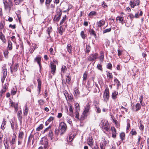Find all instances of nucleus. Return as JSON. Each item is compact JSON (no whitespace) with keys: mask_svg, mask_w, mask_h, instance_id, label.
<instances>
[{"mask_svg":"<svg viewBox=\"0 0 149 149\" xmlns=\"http://www.w3.org/2000/svg\"><path fill=\"white\" fill-rule=\"evenodd\" d=\"M97 15V12L95 11H91L88 14L89 16H91L93 15Z\"/></svg>","mask_w":149,"mask_h":149,"instance_id":"e433bc0d","label":"nucleus"},{"mask_svg":"<svg viewBox=\"0 0 149 149\" xmlns=\"http://www.w3.org/2000/svg\"><path fill=\"white\" fill-rule=\"evenodd\" d=\"M125 134L124 132H121L120 134V136L122 141L125 139Z\"/></svg>","mask_w":149,"mask_h":149,"instance_id":"c85d7f7f","label":"nucleus"},{"mask_svg":"<svg viewBox=\"0 0 149 149\" xmlns=\"http://www.w3.org/2000/svg\"><path fill=\"white\" fill-rule=\"evenodd\" d=\"M43 125L41 124L39 127H38L36 129V130L37 131H39L40 130H42L43 128Z\"/></svg>","mask_w":149,"mask_h":149,"instance_id":"a19ab883","label":"nucleus"},{"mask_svg":"<svg viewBox=\"0 0 149 149\" xmlns=\"http://www.w3.org/2000/svg\"><path fill=\"white\" fill-rule=\"evenodd\" d=\"M41 60V58L40 57H37L34 59V62H36L39 65L40 68H41V66L40 62Z\"/></svg>","mask_w":149,"mask_h":149,"instance_id":"dca6fc26","label":"nucleus"},{"mask_svg":"<svg viewBox=\"0 0 149 149\" xmlns=\"http://www.w3.org/2000/svg\"><path fill=\"white\" fill-rule=\"evenodd\" d=\"M66 19V16H64L63 17L62 19L61 20L60 22V24L62 25L63 23L64 22L65 20Z\"/></svg>","mask_w":149,"mask_h":149,"instance_id":"4d7b16f0","label":"nucleus"},{"mask_svg":"<svg viewBox=\"0 0 149 149\" xmlns=\"http://www.w3.org/2000/svg\"><path fill=\"white\" fill-rule=\"evenodd\" d=\"M66 119L67 122L69 124H71L72 122V120H71L68 117H67L66 118Z\"/></svg>","mask_w":149,"mask_h":149,"instance_id":"052dcab7","label":"nucleus"},{"mask_svg":"<svg viewBox=\"0 0 149 149\" xmlns=\"http://www.w3.org/2000/svg\"><path fill=\"white\" fill-rule=\"evenodd\" d=\"M105 23V20L102 19L97 22V25L98 27H102L104 25Z\"/></svg>","mask_w":149,"mask_h":149,"instance_id":"6e6552de","label":"nucleus"},{"mask_svg":"<svg viewBox=\"0 0 149 149\" xmlns=\"http://www.w3.org/2000/svg\"><path fill=\"white\" fill-rule=\"evenodd\" d=\"M54 119V118L53 117H50L46 121L45 123L46 125H47L48 124H49V123L51 122L52 121H53Z\"/></svg>","mask_w":149,"mask_h":149,"instance_id":"b1692460","label":"nucleus"},{"mask_svg":"<svg viewBox=\"0 0 149 149\" xmlns=\"http://www.w3.org/2000/svg\"><path fill=\"white\" fill-rule=\"evenodd\" d=\"M111 130L112 131V137L115 138L116 137V131L115 128L114 127H111Z\"/></svg>","mask_w":149,"mask_h":149,"instance_id":"f8f14e48","label":"nucleus"},{"mask_svg":"<svg viewBox=\"0 0 149 149\" xmlns=\"http://www.w3.org/2000/svg\"><path fill=\"white\" fill-rule=\"evenodd\" d=\"M140 125L139 126V129L140 130L143 131V130L144 129V126L141 123V122L140 124Z\"/></svg>","mask_w":149,"mask_h":149,"instance_id":"69168bd1","label":"nucleus"},{"mask_svg":"<svg viewBox=\"0 0 149 149\" xmlns=\"http://www.w3.org/2000/svg\"><path fill=\"white\" fill-rule=\"evenodd\" d=\"M91 47L89 45L86 46V51L88 53L90 51Z\"/></svg>","mask_w":149,"mask_h":149,"instance_id":"e2e57ef3","label":"nucleus"},{"mask_svg":"<svg viewBox=\"0 0 149 149\" xmlns=\"http://www.w3.org/2000/svg\"><path fill=\"white\" fill-rule=\"evenodd\" d=\"M75 135L74 134L69 135V137L67 138V140L68 141L70 142L72 141Z\"/></svg>","mask_w":149,"mask_h":149,"instance_id":"6ab92c4d","label":"nucleus"},{"mask_svg":"<svg viewBox=\"0 0 149 149\" xmlns=\"http://www.w3.org/2000/svg\"><path fill=\"white\" fill-rule=\"evenodd\" d=\"M0 39L3 43H6V40L5 36L3 33L1 31H0Z\"/></svg>","mask_w":149,"mask_h":149,"instance_id":"1a4fd4ad","label":"nucleus"},{"mask_svg":"<svg viewBox=\"0 0 149 149\" xmlns=\"http://www.w3.org/2000/svg\"><path fill=\"white\" fill-rule=\"evenodd\" d=\"M80 35L83 39H85L86 37V35L85 34L84 32L83 31H81Z\"/></svg>","mask_w":149,"mask_h":149,"instance_id":"58836bf2","label":"nucleus"},{"mask_svg":"<svg viewBox=\"0 0 149 149\" xmlns=\"http://www.w3.org/2000/svg\"><path fill=\"white\" fill-rule=\"evenodd\" d=\"M75 108L76 109V110L79 111V105L78 103H77L75 104Z\"/></svg>","mask_w":149,"mask_h":149,"instance_id":"603ef678","label":"nucleus"},{"mask_svg":"<svg viewBox=\"0 0 149 149\" xmlns=\"http://www.w3.org/2000/svg\"><path fill=\"white\" fill-rule=\"evenodd\" d=\"M73 93L74 96L75 97H77L79 96L80 94V92H79L77 88H74Z\"/></svg>","mask_w":149,"mask_h":149,"instance_id":"ddd939ff","label":"nucleus"},{"mask_svg":"<svg viewBox=\"0 0 149 149\" xmlns=\"http://www.w3.org/2000/svg\"><path fill=\"white\" fill-rule=\"evenodd\" d=\"M111 30V28L107 29L104 30L103 31V33H104L107 32H110Z\"/></svg>","mask_w":149,"mask_h":149,"instance_id":"13d9d810","label":"nucleus"},{"mask_svg":"<svg viewBox=\"0 0 149 149\" xmlns=\"http://www.w3.org/2000/svg\"><path fill=\"white\" fill-rule=\"evenodd\" d=\"M11 106L14 107V108H15V106H18V104H17L14 103L13 102H11Z\"/></svg>","mask_w":149,"mask_h":149,"instance_id":"864d4df0","label":"nucleus"},{"mask_svg":"<svg viewBox=\"0 0 149 149\" xmlns=\"http://www.w3.org/2000/svg\"><path fill=\"white\" fill-rule=\"evenodd\" d=\"M88 113L84 111L81 116V119L83 120L86 118L88 115Z\"/></svg>","mask_w":149,"mask_h":149,"instance_id":"aec40b11","label":"nucleus"},{"mask_svg":"<svg viewBox=\"0 0 149 149\" xmlns=\"http://www.w3.org/2000/svg\"><path fill=\"white\" fill-rule=\"evenodd\" d=\"M118 94V92L116 91H114L112 93L111 97L113 100H115L116 99L117 95Z\"/></svg>","mask_w":149,"mask_h":149,"instance_id":"f3484780","label":"nucleus"},{"mask_svg":"<svg viewBox=\"0 0 149 149\" xmlns=\"http://www.w3.org/2000/svg\"><path fill=\"white\" fill-rule=\"evenodd\" d=\"M18 64H16L15 65L14 67L13 70H12L11 67H10V68L11 69V72L12 73L13 71L14 72L16 71L17 70V68H18Z\"/></svg>","mask_w":149,"mask_h":149,"instance_id":"bb28decb","label":"nucleus"},{"mask_svg":"<svg viewBox=\"0 0 149 149\" xmlns=\"http://www.w3.org/2000/svg\"><path fill=\"white\" fill-rule=\"evenodd\" d=\"M59 127L61 131V134H62L65 132L67 128V125L65 123L61 122L60 123Z\"/></svg>","mask_w":149,"mask_h":149,"instance_id":"f03ea898","label":"nucleus"},{"mask_svg":"<svg viewBox=\"0 0 149 149\" xmlns=\"http://www.w3.org/2000/svg\"><path fill=\"white\" fill-rule=\"evenodd\" d=\"M107 77L109 79H112L113 78V75L110 72H108L107 74Z\"/></svg>","mask_w":149,"mask_h":149,"instance_id":"c9c22d12","label":"nucleus"},{"mask_svg":"<svg viewBox=\"0 0 149 149\" xmlns=\"http://www.w3.org/2000/svg\"><path fill=\"white\" fill-rule=\"evenodd\" d=\"M37 81L38 83V94H39L40 93V90L41 89V82L40 79L38 78L37 79Z\"/></svg>","mask_w":149,"mask_h":149,"instance_id":"9b49d317","label":"nucleus"},{"mask_svg":"<svg viewBox=\"0 0 149 149\" xmlns=\"http://www.w3.org/2000/svg\"><path fill=\"white\" fill-rule=\"evenodd\" d=\"M79 111H77V110H76L75 111V118H77L78 119H79Z\"/></svg>","mask_w":149,"mask_h":149,"instance_id":"6e6d98bb","label":"nucleus"},{"mask_svg":"<svg viewBox=\"0 0 149 149\" xmlns=\"http://www.w3.org/2000/svg\"><path fill=\"white\" fill-rule=\"evenodd\" d=\"M103 97L104 101L107 102L108 100L109 97V92L108 88L105 89L103 94Z\"/></svg>","mask_w":149,"mask_h":149,"instance_id":"7ed1b4c3","label":"nucleus"},{"mask_svg":"<svg viewBox=\"0 0 149 149\" xmlns=\"http://www.w3.org/2000/svg\"><path fill=\"white\" fill-rule=\"evenodd\" d=\"M123 17L122 16H119L117 17L116 18V20L117 21L119 20V21L122 24H123Z\"/></svg>","mask_w":149,"mask_h":149,"instance_id":"a878e982","label":"nucleus"},{"mask_svg":"<svg viewBox=\"0 0 149 149\" xmlns=\"http://www.w3.org/2000/svg\"><path fill=\"white\" fill-rule=\"evenodd\" d=\"M105 124L106 125L103 127L104 129L105 130L107 131H108L109 130V123L107 121H105Z\"/></svg>","mask_w":149,"mask_h":149,"instance_id":"c756f323","label":"nucleus"},{"mask_svg":"<svg viewBox=\"0 0 149 149\" xmlns=\"http://www.w3.org/2000/svg\"><path fill=\"white\" fill-rule=\"evenodd\" d=\"M71 78L69 75L66 76V82L68 84H69Z\"/></svg>","mask_w":149,"mask_h":149,"instance_id":"393cba45","label":"nucleus"},{"mask_svg":"<svg viewBox=\"0 0 149 149\" xmlns=\"http://www.w3.org/2000/svg\"><path fill=\"white\" fill-rule=\"evenodd\" d=\"M15 137L13 136L11 141L10 142V143L11 146V149H14L15 147L13 146V145L15 143Z\"/></svg>","mask_w":149,"mask_h":149,"instance_id":"4468645a","label":"nucleus"},{"mask_svg":"<svg viewBox=\"0 0 149 149\" xmlns=\"http://www.w3.org/2000/svg\"><path fill=\"white\" fill-rule=\"evenodd\" d=\"M50 65L52 69L51 73L53 75H54L56 69V65L52 63H50Z\"/></svg>","mask_w":149,"mask_h":149,"instance_id":"9d476101","label":"nucleus"},{"mask_svg":"<svg viewBox=\"0 0 149 149\" xmlns=\"http://www.w3.org/2000/svg\"><path fill=\"white\" fill-rule=\"evenodd\" d=\"M33 135H30L29 136V138H28V144H29L30 143V142H31V140H32V138H33Z\"/></svg>","mask_w":149,"mask_h":149,"instance_id":"79ce46f5","label":"nucleus"},{"mask_svg":"<svg viewBox=\"0 0 149 149\" xmlns=\"http://www.w3.org/2000/svg\"><path fill=\"white\" fill-rule=\"evenodd\" d=\"M33 88V85H31L27 87L26 90L27 91H29L30 92H31V89Z\"/></svg>","mask_w":149,"mask_h":149,"instance_id":"de8ad7c7","label":"nucleus"},{"mask_svg":"<svg viewBox=\"0 0 149 149\" xmlns=\"http://www.w3.org/2000/svg\"><path fill=\"white\" fill-rule=\"evenodd\" d=\"M17 90V88H13V89H12L11 93L13 95H15L16 93V91Z\"/></svg>","mask_w":149,"mask_h":149,"instance_id":"a18cd8bd","label":"nucleus"},{"mask_svg":"<svg viewBox=\"0 0 149 149\" xmlns=\"http://www.w3.org/2000/svg\"><path fill=\"white\" fill-rule=\"evenodd\" d=\"M24 133L23 132L20 131L19 133L18 136V144L19 145H21L23 143L24 146L25 145V140L24 139Z\"/></svg>","mask_w":149,"mask_h":149,"instance_id":"f257e3e1","label":"nucleus"},{"mask_svg":"<svg viewBox=\"0 0 149 149\" xmlns=\"http://www.w3.org/2000/svg\"><path fill=\"white\" fill-rule=\"evenodd\" d=\"M52 0H46V5L47 8H49V5L50 3L52 1Z\"/></svg>","mask_w":149,"mask_h":149,"instance_id":"ea45409f","label":"nucleus"},{"mask_svg":"<svg viewBox=\"0 0 149 149\" xmlns=\"http://www.w3.org/2000/svg\"><path fill=\"white\" fill-rule=\"evenodd\" d=\"M14 2L15 5H18L20 3H21L22 1H20L19 0H14Z\"/></svg>","mask_w":149,"mask_h":149,"instance_id":"680f3d73","label":"nucleus"},{"mask_svg":"<svg viewBox=\"0 0 149 149\" xmlns=\"http://www.w3.org/2000/svg\"><path fill=\"white\" fill-rule=\"evenodd\" d=\"M97 68V69L100 70H102V65L100 64H98Z\"/></svg>","mask_w":149,"mask_h":149,"instance_id":"bf43d9fd","label":"nucleus"},{"mask_svg":"<svg viewBox=\"0 0 149 149\" xmlns=\"http://www.w3.org/2000/svg\"><path fill=\"white\" fill-rule=\"evenodd\" d=\"M11 40L14 42H15L16 39L15 37L14 36H12L11 37Z\"/></svg>","mask_w":149,"mask_h":149,"instance_id":"338daca9","label":"nucleus"},{"mask_svg":"<svg viewBox=\"0 0 149 149\" xmlns=\"http://www.w3.org/2000/svg\"><path fill=\"white\" fill-rule=\"evenodd\" d=\"M8 47L9 50H11L12 49V42L10 40L8 41Z\"/></svg>","mask_w":149,"mask_h":149,"instance_id":"a211bd4d","label":"nucleus"},{"mask_svg":"<svg viewBox=\"0 0 149 149\" xmlns=\"http://www.w3.org/2000/svg\"><path fill=\"white\" fill-rule=\"evenodd\" d=\"M122 52H123L122 51H121L120 49H118V55L119 56H120L122 54Z\"/></svg>","mask_w":149,"mask_h":149,"instance_id":"774afa93","label":"nucleus"},{"mask_svg":"<svg viewBox=\"0 0 149 149\" xmlns=\"http://www.w3.org/2000/svg\"><path fill=\"white\" fill-rule=\"evenodd\" d=\"M67 70V68L65 66H63L61 68V71L62 72H65Z\"/></svg>","mask_w":149,"mask_h":149,"instance_id":"09e8293b","label":"nucleus"},{"mask_svg":"<svg viewBox=\"0 0 149 149\" xmlns=\"http://www.w3.org/2000/svg\"><path fill=\"white\" fill-rule=\"evenodd\" d=\"M87 78V74L86 72H84L83 74V81H86V79Z\"/></svg>","mask_w":149,"mask_h":149,"instance_id":"3c124183","label":"nucleus"},{"mask_svg":"<svg viewBox=\"0 0 149 149\" xmlns=\"http://www.w3.org/2000/svg\"><path fill=\"white\" fill-rule=\"evenodd\" d=\"M93 144V140L91 137H89L88 141V144L91 148H92Z\"/></svg>","mask_w":149,"mask_h":149,"instance_id":"2eb2a0df","label":"nucleus"},{"mask_svg":"<svg viewBox=\"0 0 149 149\" xmlns=\"http://www.w3.org/2000/svg\"><path fill=\"white\" fill-rule=\"evenodd\" d=\"M143 97V96L141 95L139 99L140 102L142 106H144L145 105V103L142 102Z\"/></svg>","mask_w":149,"mask_h":149,"instance_id":"7c9ffc66","label":"nucleus"},{"mask_svg":"<svg viewBox=\"0 0 149 149\" xmlns=\"http://www.w3.org/2000/svg\"><path fill=\"white\" fill-rule=\"evenodd\" d=\"M140 3V1L139 0H133L130 2V5L131 7L134 8L136 6L139 5Z\"/></svg>","mask_w":149,"mask_h":149,"instance_id":"20e7f679","label":"nucleus"},{"mask_svg":"<svg viewBox=\"0 0 149 149\" xmlns=\"http://www.w3.org/2000/svg\"><path fill=\"white\" fill-rule=\"evenodd\" d=\"M114 82L117 86H119L120 84V82L116 78L114 80Z\"/></svg>","mask_w":149,"mask_h":149,"instance_id":"c03bdc74","label":"nucleus"},{"mask_svg":"<svg viewBox=\"0 0 149 149\" xmlns=\"http://www.w3.org/2000/svg\"><path fill=\"white\" fill-rule=\"evenodd\" d=\"M104 55L103 53L102 52H100V56L99 57V59L101 62H103L104 59Z\"/></svg>","mask_w":149,"mask_h":149,"instance_id":"412c9836","label":"nucleus"},{"mask_svg":"<svg viewBox=\"0 0 149 149\" xmlns=\"http://www.w3.org/2000/svg\"><path fill=\"white\" fill-rule=\"evenodd\" d=\"M67 49L68 52L69 53H71L72 52V46L71 44H68L67 46Z\"/></svg>","mask_w":149,"mask_h":149,"instance_id":"4be33fe9","label":"nucleus"},{"mask_svg":"<svg viewBox=\"0 0 149 149\" xmlns=\"http://www.w3.org/2000/svg\"><path fill=\"white\" fill-rule=\"evenodd\" d=\"M98 54L97 53L90 55L88 58V60L90 61H93L97 58Z\"/></svg>","mask_w":149,"mask_h":149,"instance_id":"39448f33","label":"nucleus"},{"mask_svg":"<svg viewBox=\"0 0 149 149\" xmlns=\"http://www.w3.org/2000/svg\"><path fill=\"white\" fill-rule=\"evenodd\" d=\"M5 25V22L4 21H1L0 24V30H2L3 29Z\"/></svg>","mask_w":149,"mask_h":149,"instance_id":"2f4dec72","label":"nucleus"},{"mask_svg":"<svg viewBox=\"0 0 149 149\" xmlns=\"http://www.w3.org/2000/svg\"><path fill=\"white\" fill-rule=\"evenodd\" d=\"M63 30V29L62 26H60V27L58 29V32L61 35H62V34Z\"/></svg>","mask_w":149,"mask_h":149,"instance_id":"f704fd0d","label":"nucleus"},{"mask_svg":"<svg viewBox=\"0 0 149 149\" xmlns=\"http://www.w3.org/2000/svg\"><path fill=\"white\" fill-rule=\"evenodd\" d=\"M61 13L58 16H55L54 19V20L56 22H58L60 19Z\"/></svg>","mask_w":149,"mask_h":149,"instance_id":"72a5a7b5","label":"nucleus"},{"mask_svg":"<svg viewBox=\"0 0 149 149\" xmlns=\"http://www.w3.org/2000/svg\"><path fill=\"white\" fill-rule=\"evenodd\" d=\"M6 124V121L5 119H3L1 125V127L2 129L3 130L5 128V126Z\"/></svg>","mask_w":149,"mask_h":149,"instance_id":"473e14b6","label":"nucleus"},{"mask_svg":"<svg viewBox=\"0 0 149 149\" xmlns=\"http://www.w3.org/2000/svg\"><path fill=\"white\" fill-rule=\"evenodd\" d=\"M47 32L48 34V36H50V34L52 31V29L51 27H48L46 31Z\"/></svg>","mask_w":149,"mask_h":149,"instance_id":"5701e85b","label":"nucleus"},{"mask_svg":"<svg viewBox=\"0 0 149 149\" xmlns=\"http://www.w3.org/2000/svg\"><path fill=\"white\" fill-rule=\"evenodd\" d=\"M89 109V105L88 104L87 105H86V107H85L84 111L88 113Z\"/></svg>","mask_w":149,"mask_h":149,"instance_id":"37998d69","label":"nucleus"},{"mask_svg":"<svg viewBox=\"0 0 149 149\" xmlns=\"http://www.w3.org/2000/svg\"><path fill=\"white\" fill-rule=\"evenodd\" d=\"M141 104L139 103H137L135 105L136 108V111H137L139 110L141 108Z\"/></svg>","mask_w":149,"mask_h":149,"instance_id":"cd10ccee","label":"nucleus"},{"mask_svg":"<svg viewBox=\"0 0 149 149\" xmlns=\"http://www.w3.org/2000/svg\"><path fill=\"white\" fill-rule=\"evenodd\" d=\"M130 133L132 135H136L137 133L133 129H132L131 131L130 132Z\"/></svg>","mask_w":149,"mask_h":149,"instance_id":"0e129e2a","label":"nucleus"},{"mask_svg":"<svg viewBox=\"0 0 149 149\" xmlns=\"http://www.w3.org/2000/svg\"><path fill=\"white\" fill-rule=\"evenodd\" d=\"M28 107H27L26 105L25 106V109L24 111V114L25 116H26L28 113Z\"/></svg>","mask_w":149,"mask_h":149,"instance_id":"49530a36","label":"nucleus"},{"mask_svg":"<svg viewBox=\"0 0 149 149\" xmlns=\"http://www.w3.org/2000/svg\"><path fill=\"white\" fill-rule=\"evenodd\" d=\"M2 72L3 73V74L2 75L1 82L2 83H3L7 76V70L5 69H3Z\"/></svg>","mask_w":149,"mask_h":149,"instance_id":"423d86ee","label":"nucleus"},{"mask_svg":"<svg viewBox=\"0 0 149 149\" xmlns=\"http://www.w3.org/2000/svg\"><path fill=\"white\" fill-rule=\"evenodd\" d=\"M4 6L5 9H8L9 10H10V6L9 5V4L8 3L7 4H6V5H4Z\"/></svg>","mask_w":149,"mask_h":149,"instance_id":"8fccbe9b","label":"nucleus"},{"mask_svg":"<svg viewBox=\"0 0 149 149\" xmlns=\"http://www.w3.org/2000/svg\"><path fill=\"white\" fill-rule=\"evenodd\" d=\"M9 53V52L8 50H5L3 54L4 56V57L6 58H8V54Z\"/></svg>","mask_w":149,"mask_h":149,"instance_id":"4c0bfd02","label":"nucleus"},{"mask_svg":"<svg viewBox=\"0 0 149 149\" xmlns=\"http://www.w3.org/2000/svg\"><path fill=\"white\" fill-rule=\"evenodd\" d=\"M39 104L40 105H43L45 103V102L43 100L40 99L38 100Z\"/></svg>","mask_w":149,"mask_h":149,"instance_id":"5fc2aeb1","label":"nucleus"},{"mask_svg":"<svg viewBox=\"0 0 149 149\" xmlns=\"http://www.w3.org/2000/svg\"><path fill=\"white\" fill-rule=\"evenodd\" d=\"M17 116L20 123L21 124L22 121V114L21 110L19 111H18L17 113Z\"/></svg>","mask_w":149,"mask_h":149,"instance_id":"0eeeda50","label":"nucleus"}]
</instances>
